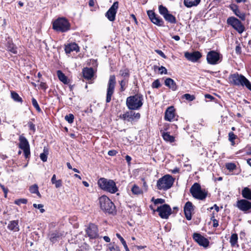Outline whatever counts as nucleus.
I'll return each mask as SVG.
<instances>
[{
    "label": "nucleus",
    "mask_w": 251,
    "mask_h": 251,
    "mask_svg": "<svg viewBox=\"0 0 251 251\" xmlns=\"http://www.w3.org/2000/svg\"><path fill=\"white\" fill-rule=\"evenodd\" d=\"M119 7V2L115 1L105 13V17L111 22L115 20L116 15Z\"/></svg>",
    "instance_id": "f8f14e48"
},
{
    "label": "nucleus",
    "mask_w": 251,
    "mask_h": 251,
    "mask_svg": "<svg viewBox=\"0 0 251 251\" xmlns=\"http://www.w3.org/2000/svg\"><path fill=\"white\" fill-rule=\"evenodd\" d=\"M8 228L14 231H18L19 230L18 221H12L8 226Z\"/></svg>",
    "instance_id": "c85d7f7f"
},
{
    "label": "nucleus",
    "mask_w": 251,
    "mask_h": 251,
    "mask_svg": "<svg viewBox=\"0 0 251 251\" xmlns=\"http://www.w3.org/2000/svg\"><path fill=\"white\" fill-rule=\"evenodd\" d=\"M7 49L9 51L14 54H17V47L13 43L8 42L7 45Z\"/></svg>",
    "instance_id": "2f4dec72"
},
{
    "label": "nucleus",
    "mask_w": 251,
    "mask_h": 251,
    "mask_svg": "<svg viewBox=\"0 0 251 251\" xmlns=\"http://www.w3.org/2000/svg\"><path fill=\"white\" fill-rule=\"evenodd\" d=\"M86 232L90 239H95L98 237V229L97 226L94 224H89Z\"/></svg>",
    "instance_id": "dca6fc26"
},
{
    "label": "nucleus",
    "mask_w": 251,
    "mask_h": 251,
    "mask_svg": "<svg viewBox=\"0 0 251 251\" xmlns=\"http://www.w3.org/2000/svg\"><path fill=\"white\" fill-rule=\"evenodd\" d=\"M201 1V0H184V3L187 7L197 6Z\"/></svg>",
    "instance_id": "c756f323"
},
{
    "label": "nucleus",
    "mask_w": 251,
    "mask_h": 251,
    "mask_svg": "<svg viewBox=\"0 0 251 251\" xmlns=\"http://www.w3.org/2000/svg\"><path fill=\"white\" fill-rule=\"evenodd\" d=\"M158 9L159 13L161 15H162L163 17H164V15H165L169 12V11L167 9V8L166 7L163 6L162 5H160L159 6Z\"/></svg>",
    "instance_id": "ea45409f"
},
{
    "label": "nucleus",
    "mask_w": 251,
    "mask_h": 251,
    "mask_svg": "<svg viewBox=\"0 0 251 251\" xmlns=\"http://www.w3.org/2000/svg\"><path fill=\"white\" fill-rule=\"evenodd\" d=\"M83 75L85 78L91 79L94 75V70L92 68H85L83 70Z\"/></svg>",
    "instance_id": "b1692460"
},
{
    "label": "nucleus",
    "mask_w": 251,
    "mask_h": 251,
    "mask_svg": "<svg viewBox=\"0 0 251 251\" xmlns=\"http://www.w3.org/2000/svg\"><path fill=\"white\" fill-rule=\"evenodd\" d=\"M98 184L102 190L111 194H114L118 191L116 183L113 180L100 178L99 179Z\"/></svg>",
    "instance_id": "20e7f679"
},
{
    "label": "nucleus",
    "mask_w": 251,
    "mask_h": 251,
    "mask_svg": "<svg viewBox=\"0 0 251 251\" xmlns=\"http://www.w3.org/2000/svg\"><path fill=\"white\" fill-rule=\"evenodd\" d=\"M0 187H1V189H2L4 193V196L5 197H6L7 196V194L8 193V190L7 188H6L4 185H2L0 183Z\"/></svg>",
    "instance_id": "bf43d9fd"
},
{
    "label": "nucleus",
    "mask_w": 251,
    "mask_h": 251,
    "mask_svg": "<svg viewBox=\"0 0 251 251\" xmlns=\"http://www.w3.org/2000/svg\"><path fill=\"white\" fill-rule=\"evenodd\" d=\"M162 135L163 139L166 141L173 142L175 141L174 137L173 136L170 135L168 132H163Z\"/></svg>",
    "instance_id": "473e14b6"
},
{
    "label": "nucleus",
    "mask_w": 251,
    "mask_h": 251,
    "mask_svg": "<svg viewBox=\"0 0 251 251\" xmlns=\"http://www.w3.org/2000/svg\"><path fill=\"white\" fill-rule=\"evenodd\" d=\"M238 235L237 234H232L230 238V243L232 247H234L237 243Z\"/></svg>",
    "instance_id": "f704fd0d"
},
{
    "label": "nucleus",
    "mask_w": 251,
    "mask_h": 251,
    "mask_svg": "<svg viewBox=\"0 0 251 251\" xmlns=\"http://www.w3.org/2000/svg\"><path fill=\"white\" fill-rule=\"evenodd\" d=\"M236 206L244 213H247L251 209V202L245 199L238 200Z\"/></svg>",
    "instance_id": "4468645a"
},
{
    "label": "nucleus",
    "mask_w": 251,
    "mask_h": 251,
    "mask_svg": "<svg viewBox=\"0 0 251 251\" xmlns=\"http://www.w3.org/2000/svg\"><path fill=\"white\" fill-rule=\"evenodd\" d=\"M237 138V136L234 134L233 132H230L228 133V140L229 141H233Z\"/></svg>",
    "instance_id": "603ef678"
},
{
    "label": "nucleus",
    "mask_w": 251,
    "mask_h": 251,
    "mask_svg": "<svg viewBox=\"0 0 251 251\" xmlns=\"http://www.w3.org/2000/svg\"><path fill=\"white\" fill-rule=\"evenodd\" d=\"M32 103L34 108L36 109L38 112H41V109L35 99L33 98L32 99Z\"/></svg>",
    "instance_id": "37998d69"
},
{
    "label": "nucleus",
    "mask_w": 251,
    "mask_h": 251,
    "mask_svg": "<svg viewBox=\"0 0 251 251\" xmlns=\"http://www.w3.org/2000/svg\"><path fill=\"white\" fill-rule=\"evenodd\" d=\"M155 51L163 58H167V56L165 55V54L163 53V52L162 50H155Z\"/></svg>",
    "instance_id": "13d9d810"
},
{
    "label": "nucleus",
    "mask_w": 251,
    "mask_h": 251,
    "mask_svg": "<svg viewBox=\"0 0 251 251\" xmlns=\"http://www.w3.org/2000/svg\"><path fill=\"white\" fill-rule=\"evenodd\" d=\"M158 212L159 216L164 219H168L169 216L172 214V209L169 205L164 204L158 206L156 210Z\"/></svg>",
    "instance_id": "9b49d317"
},
{
    "label": "nucleus",
    "mask_w": 251,
    "mask_h": 251,
    "mask_svg": "<svg viewBox=\"0 0 251 251\" xmlns=\"http://www.w3.org/2000/svg\"><path fill=\"white\" fill-rule=\"evenodd\" d=\"M27 202V200L25 199H20L15 201V203L17 205H21L22 203L26 204Z\"/></svg>",
    "instance_id": "de8ad7c7"
},
{
    "label": "nucleus",
    "mask_w": 251,
    "mask_h": 251,
    "mask_svg": "<svg viewBox=\"0 0 251 251\" xmlns=\"http://www.w3.org/2000/svg\"><path fill=\"white\" fill-rule=\"evenodd\" d=\"M190 192L194 198L200 200H204L207 195V192L202 190L200 184L196 182L191 186Z\"/></svg>",
    "instance_id": "423d86ee"
},
{
    "label": "nucleus",
    "mask_w": 251,
    "mask_h": 251,
    "mask_svg": "<svg viewBox=\"0 0 251 251\" xmlns=\"http://www.w3.org/2000/svg\"><path fill=\"white\" fill-rule=\"evenodd\" d=\"M143 95L141 94H137L127 97L126 100V104L130 110H139L143 105Z\"/></svg>",
    "instance_id": "f03ea898"
},
{
    "label": "nucleus",
    "mask_w": 251,
    "mask_h": 251,
    "mask_svg": "<svg viewBox=\"0 0 251 251\" xmlns=\"http://www.w3.org/2000/svg\"><path fill=\"white\" fill-rule=\"evenodd\" d=\"M161 86L160 81L158 79L155 80L151 84V87L153 88H158Z\"/></svg>",
    "instance_id": "09e8293b"
},
{
    "label": "nucleus",
    "mask_w": 251,
    "mask_h": 251,
    "mask_svg": "<svg viewBox=\"0 0 251 251\" xmlns=\"http://www.w3.org/2000/svg\"><path fill=\"white\" fill-rule=\"evenodd\" d=\"M148 15L151 21L154 24L159 26H164V22L159 16L155 14V13L152 10H148L147 11Z\"/></svg>",
    "instance_id": "ddd939ff"
},
{
    "label": "nucleus",
    "mask_w": 251,
    "mask_h": 251,
    "mask_svg": "<svg viewBox=\"0 0 251 251\" xmlns=\"http://www.w3.org/2000/svg\"><path fill=\"white\" fill-rule=\"evenodd\" d=\"M48 152V150L44 148L43 152L40 154V159L43 162H46L47 161Z\"/></svg>",
    "instance_id": "58836bf2"
},
{
    "label": "nucleus",
    "mask_w": 251,
    "mask_h": 251,
    "mask_svg": "<svg viewBox=\"0 0 251 251\" xmlns=\"http://www.w3.org/2000/svg\"><path fill=\"white\" fill-rule=\"evenodd\" d=\"M194 211V206L193 204L190 201H187L184 207V214L186 218L188 220H190L192 219V212Z\"/></svg>",
    "instance_id": "6ab92c4d"
},
{
    "label": "nucleus",
    "mask_w": 251,
    "mask_h": 251,
    "mask_svg": "<svg viewBox=\"0 0 251 251\" xmlns=\"http://www.w3.org/2000/svg\"><path fill=\"white\" fill-rule=\"evenodd\" d=\"M229 8L234 13L238 16L242 20L244 21L245 20V15L243 13H241L238 9V6L236 4H232L229 5Z\"/></svg>",
    "instance_id": "aec40b11"
},
{
    "label": "nucleus",
    "mask_w": 251,
    "mask_h": 251,
    "mask_svg": "<svg viewBox=\"0 0 251 251\" xmlns=\"http://www.w3.org/2000/svg\"><path fill=\"white\" fill-rule=\"evenodd\" d=\"M151 201L153 202L154 204H163L165 203V201L163 199H155L153 197L151 199Z\"/></svg>",
    "instance_id": "a18cd8bd"
},
{
    "label": "nucleus",
    "mask_w": 251,
    "mask_h": 251,
    "mask_svg": "<svg viewBox=\"0 0 251 251\" xmlns=\"http://www.w3.org/2000/svg\"><path fill=\"white\" fill-rule=\"evenodd\" d=\"M116 78L114 75H111L108 82L107 88L106 91V102L109 103L112 98L116 85Z\"/></svg>",
    "instance_id": "1a4fd4ad"
},
{
    "label": "nucleus",
    "mask_w": 251,
    "mask_h": 251,
    "mask_svg": "<svg viewBox=\"0 0 251 251\" xmlns=\"http://www.w3.org/2000/svg\"><path fill=\"white\" fill-rule=\"evenodd\" d=\"M184 56L188 60L195 62L201 57V54L198 51H194L193 52H186L184 54Z\"/></svg>",
    "instance_id": "a211bd4d"
},
{
    "label": "nucleus",
    "mask_w": 251,
    "mask_h": 251,
    "mask_svg": "<svg viewBox=\"0 0 251 251\" xmlns=\"http://www.w3.org/2000/svg\"><path fill=\"white\" fill-rule=\"evenodd\" d=\"M99 203L101 209L105 213L114 214L116 213V207L112 201L107 196L103 195L99 198Z\"/></svg>",
    "instance_id": "7ed1b4c3"
},
{
    "label": "nucleus",
    "mask_w": 251,
    "mask_h": 251,
    "mask_svg": "<svg viewBox=\"0 0 251 251\" xmlns=\"http://www.w3.org/2000/svg\"><path fill=\"white\" fill-rule=\"evenodd\" d=\"M154 69L158 68L159 71H160V74H167V69L165 68V67H164L163 66H161L160 67L158 68V67L157 66H154Z\"/></svg>",
    "instance_id": "3c124183"
},
{
    "label": "nucleus",
    "mask_w": 251,
    "mask_h": 251,
    "mask_svg": "<svg viewBox=\"0 0 251 251\" xmlns=\"http://www.w3.org/2000/svg\"><path fill=\"white\" fill-rule=\"evenodd\" d=\"M57 75L59 79L64 84H68L69 80L67 77L61 71L58 70L57 71Z\"/></svg>",
    "instance_id": "bb28decb"
},
{
    "label": "nucleus",
    "mask_w": 251,
    "mask_h": 251,
    "mask_svg": "<svg viewBox=\"0 0 251 251\" xmlns=\"http://www.w3.org/2000/svg\"><path fill=\"white\" fill-rule=\"evenodd\" d=\"M205 98L206 99H210V100H212L214 99V98L212 96H211L209 94H206L205 95Z\"/></svg>",
    "instance_id": "774afa93"
},
{
    "label": "nucleus",
    "mask_w": 251,
    "mask_h": 251,
    "mask_svg": "<svg viewBox=\"0 0 251 251\" xmlns=\"http://www.w3.org/2000/svg\"><path fill=\"white\" fill-rule=\"evenodd\" d=\"M235 52L237 54H240L241 53V48L240 45L236 46L235 48Z\"/></svg>",
    "instance_id": "680f3d73"
},
{
    "label": "nucleus",
    "mask_w": 251,
    "mask_h": 251,
    "mask_svg": "<svg viewBox=\"0 0 251 251\" xmlns=\"http://www.w3.org/2000/svg\"><path fill=\"white\" fill-rule=\"evenodd\" d=\"M40 86L42 89L46 90L47 88V86L46 83L44 82H41L40 84Z\"/></svg>",
    "instance_id": "0e129e2a"
},
{
    "label": "nucleus",
    "mask_w": 251,
    "mask_h": 251,
    "mask_svg": "<svg viewBox=\"0 0 251 251\" xmlns=\"http://www.w3.org/2000/svg\"><path fill=\"white\" fill-rule=\"evenodd\" d=\"M222 55L214 50L209 51L206 55L207 63L210 65H216L222 60Z\"/></svg>",
    "instance_id": "9d476101"
},
{
    "label": "nucleus",
    "mask_w": 251,
    "mask_h": 251,
    "mask_svg": "<svg viewBox=\"0 0 251 251\" xmlns=\"http://www.w3.org/2000/svg\"><path fill=\"white\" fill-rule=\"evenodd\" d=\"M116 236L117 238L120 240L122 244L124 247V248L125 249L126 251H130L126 243V241L124 240V239L121 236V235L119 233H116Z\"/></svg>",
    "instance_id": "e433bc0d"
},
{
    "label": "nucleus",
    "mask_w": 251,
    "mask_h": 251,
    "mask_svg": "<svg viewBox=\"0 0 251 251\" xmlns=\"http://www.w3.org/2000/svg\"><path fill=\"white\" fill-rule=\"evenodd\" d=\"M126 82L124 80H122L120 82V90L121 91H125L126 89Z\"/></svg>",
    "instance_id": "5fc2aeb1"
},
{
    "label": "nucleus",
    "mask_w": 251,
    "mask_h": 251,
    "mask_svg": "<svg viewBox=\"0 0 251 251\" xmlns=\"http://www.w3.org/2000/svg\"><path fill=\"white\" fill-rule=\"evenodd\" d=\"M243 197L247 200L251 201V190L248 187H245L242 191Z\"/></svg>",
    "instance_id": "cd10ccee"
},
{
    "label": "nucleus",
    "mask_w": 251,
    "mask_h": 251,
    "mask_svg": "<svg viewBox=\"0 0 251 251\" xmlns=\"http://www.w3.org/2000/svg\"><path fill=\"white\" fill-rule=\"evenodd\" d=\"M117 152L115 150H110L108 152V154L110 156H114Z\"/></svg>",
    "instance_id": "e2e57ef3"
},
{
    "label": "nucleus",
    "mask_w": 251,
    "mask_h": 251,
    "mask_svg": "<svg viewBox=\"0 0 251 251\" xmlns=\"http://www.w3.org/2000/svg\"><path fill=\"white\" fill-rule=\"evenodd\" d=\"M176 116L175 110L174 107H169L165 112V120L169 122H172L176 119Z\"/></svg>",
    "instance_id": "f3484780"
},
{
    "label": "nucleus",
    "mask_w": 251,
    "mask_h": 251,
    "mask_svg": "<svg viewBox=\"0 0 251 251\" xmlns=\"http://www.w3.org/2000/svg\"><path fill=\"white\" fill-rule=\"evenodd\" d=\"M163 17L165 20L169 23L171 24H176V17L172 14L169 13V12L164 15Z\"/></svg>",
    "instance_id": "7c9ffc66"
},
{
    "label": "nucleus",
    "mask_w": 251,
    "mask_h": 251,
    "mask_svg": "<svg viewBox=\"0 0 251 251\" xmlns=\"http://www.w3.org/2000/svg\"><path fill=\"white\" fill-rule=\"evenodd\" d=\"M164 83L167 87H169L173 91H176L177 89V86L176 82L171 78H166L165 80Z\"/></svg>",
    "instance_id": "4be33fe9"
},
{
    "label": "nucleus",
    "mask_w": 251,
    "mask_h": 251,
    "mask_svg": "<svg viewBox=\"0 0 251 251\" xmlns=\"http://www.w3.org/2000/svg\"><path fill=\"white\" fill-rule=\"evenodd\" d=\"M219 226L218 221L216 219L213 220V226L216 227Z\"/></svg>",
    "instance_id": "69168bd1"
},
{
    "label": "nucleus",
    "mask_w": 251,
    "mask_h": 251,
    "mask_svg": "<svg viewBox=\"0 0 251 251\" xmlns=\"http://www.w3.org/2000/svg\"><path fill=\"white\" fill-rule=\"evenodd\" d=\"M109 250L110 251H120L118 246L114 244H110L109 245Z\"/></svg>",
    "instance_id": "c03bdc74"
},
{
    "label": "nucleus",
    "mask_w": 251,
    "mask_h": 251,
    "mask_svg": "<svg viewBox=\"0 0 251 251\" xmlns=\"http://www.w3.org/2000/svg\"><path fill=\"white\" fill-rule=\"evenodd\" d=\"M182 98L185 99L189 101H191L195 99V97L194 95H191L189 94H185L182 95Z\"/></svg>",
    "instance_id": "79ce46f5"
},
{
    "label": "nucleus",
    "mask_w": 251,
    "mask_h": 251,
    "mask_svg": "<svg viewBox=\"0 0 251 251\" xmlns=\"http://www.w3.org/2000/svg\"><path fill=\"white\" fill-rule=\"evenodd\" d=\"M131 191L134 194L138 195L142 193L141 189L136 185H134L131 189Z\"/></svg>",
    "instance_id": "a19ab883"
},
{
    "label": "nucleus",
    "mask_w": 251,
    "mask_h": 251,
    "mask_svg": "<svg viewBox=\"0 0 251 251\" xmlns=\"http://www.w3.org/2000/svg\"><path fill=\"white\" fill-rule=\"evenodd\" d=\"M25 154V156L26 158H28L30 156V148L23 150Z\"/></svg>",
    "instance_id": "6e6d98bb"
},
{
    "label": "nucleus",
    "mask_w": 251,
    "mask_h": 251,
    "mask_svg": "<svg viewBox=\"0 0 251 251\" xmlns=\"http://www.w3.org/2000/svg\"><path fill=\"white\" fill-rule=\"evenodd\" d=\"M227 24L231 25L239 33H242L245 29L244 25L234 17H229L227 19Z\"/></svg>",
    "instance_id": "6e6552de"
},
{
    "label": "nucleus",
    "mask_w": 251,
    "mask_h": 251,
    "mask_svg": "<svg viewBox=\"0 0 251 251\" xmlns=\"http://www.w3.org/2000/svg\"><path fill=\"white\" fill-rule=\"evenodd\" d=\"M78 46L75 43H71L68 44L65 47V50L67 53H70L73 51L78 50Z\"/></svg>",
    "instance_id": "a878e982"
},
{
    "label": "nucleus",
    "mask_w": 251,
    "mask_h": 251,
    "mask_svg": "<svg viewBox=\"0 0 251 251\" xmlns=\"http://www.w3.org/2000/svg\"><path fill=\"white\" fill-rule=\"evenodd\" d=\"M134 115H133V121L134 119H139L140 118V114L139 113H135L133 111Z\"/></svg>",
    "instance_id": "052dcab7"
},
{
    "label": "nucleus",
    "mask_w": 251,
    "mask_h": 251,
    "mask_svg": "<svg viewBox=\"0 0 251 251\" xmlns=\"http://www.w3.org/2000/svg\"><path fill=\"white\" fill-rule=\"evenodd\" d=\"M229 83L238 87H245L251 91V83L243 75L237 73L230 74L228 77Z\"/></svg>",
    "instance_id": "f257e3e1"
},
{
    "label": "nucleus",
    "mask_w": 251,
    "mask_h": 251,
    "mask_svg": "<svg viewBox=\"0 0 251 251\" xmlns=\"http://www.w3.org/2000/svg\"><path fill=\"white\" fill-rule=\"evenodd\" d=\"M174 182L173 177L166 175L157 180L156 186L159 190H167L173 186Z\"/></svg>",
    "instance_id": "39448f33"
},
{
    "label": "nucleus",
    "mask_w": 251,
    "mask_h": 251,
    "mask_svg": "<svg viewBox=\"0 0 251 251\" xmlns=\"http://www.w3.org/2000/svg\"><path fill=\"white\" fill-rule=\"evenodd\" d=\"M119 75L125 78H128L129 76V70L126 68L122 69L120 71Z\"/></svg>",
    "instance_id": "c9c22d12"
},
{
    "label": "nucleus",
    "mask_w": 251,
    "mask_h": 251,
    "mask_svg": "<svg viewBox=\"0 0 251 251\" xmlns=\"http://www.w3.org/2000/svg\"><path fill=\"white\" fill-rule=\"evenodd\" d=\"M33 207L36 208H38V209H40V211L41 213H44L45 212V209L43 208V205L42 204H36L34 203L33 205Z\"/></svg>",
    "instance_id": "864d4df0"
},
{
    "label": "nucleus",
    "mask_w": 251,
    "mask_h": 251,
    "mask_svg": "<svg viewBox=\"0 0 251 251\" xmlns=\"http://www.w3.org/2000/svg\"><path fill=\"white\" fill-rule=\"evenodd\" d=\"M193 239L199 245L206 248L208 246L209 242L207 239L198 233H194L193 235Z\"/></svg>",
    "instance_id": "2eb2a0df"
},
{
    "label": "nucleus",
    "mask_w": 251,
    "mask_h": 251,
    "mask_svg": "<svg viewBox=\"0 0 251 251\" xmlns=\"http://www.w3.org/2000/svg\"><path fill=\"white\" fill-rule=\"evenodd\" d=\"M236 165L232 163H229L226 164V168L229 171H233L236 169Z\"/></svg>",
    "instance_id": "8fccbe9b"
},
{
    "label": "nucleus",
    "mask_w": 251,
    "mask_h": 251,
    "mask_svg": "<svg viewBox=\"0 0 251 251\" xmlns=\"http://www.w3.org/2000/svg\"><path fill=\"white\" fill-rule=\"evenodd\" d=\"M52 26L57 31L65 32L70 29V24L66 19L60 18L53 23Z\"/></svg>",
    "instance_id": "0eeeda50"
},
{
    "label": "nucleus",
    "mask_w": 251,
    "mask_h": 251,
    "mask_svg": "<svg viewBox=\"0 0 251 251\" xmlns=\"http://www.w3.org/2000/svg\"><path fill=\"white\" fill-rule=\"evenodd\" d=\"M29 191L31 193L36 194L39 196H40V194L38 191V187L36 184L31 186L29 188Z\"/></svg>",
    "instance_id": "4c0bfd02"
},
{
    "label": "nucleus",
    "mask_w": 251,
    "mask_h": 251,
    "mask_svg": "<svg viewBox=\"0 0 251 251\" xmlns=\"http://www.w3.org/2000/svg\"><path fill=\"white\" fill-rule=\"evenodd\" d=\"M55 185V187L56 188H60L62 185V182L61 179L57 180V181H55L54 183H53Z\"/></svg>",
    "instance_id": "4d7b16f0"
},
{
    "label": "nucleus",
    "mask_w": 251,
    "mask_h": 251,
    "mask_svg": "<svg viewBox=\"0 0 251 251\" xmlns=\"http://www.w3.org/2000/svg\"><path fill=\"white\" fill-rule=\"evenodd\" d=\"M65 119L70 124H72L74 122V116L72 114H69L65 116Z\"/></svg>",
    "instance_id": "49530a36"
},
{
    "label": "nucleus",
    "mask_w": 251,
    "mask_h": 251,
    "mask_svg": "<svg viewBox=\"0 0 251 251\" xmlns=\"http://www.w3.org/2000/svg\"><path fill=\"white\" fill-rule=\"evenodd\" d=\"M61 236V234L58 232L55 231L50 233L49 235L50 240L52 243H55L58 241Z\"/></svg>",
    "instance_id": "5701e85b"
},
{
    "label": "nucleus",
    "mask_w": 251,
    "mask_h": 251,
    "mask_svg": "<svg viewBox=\"0 0 251 251\" xmlns=\"http://www.w3.org/2000/svg\"><path fill=\"white\" fill-rule=\"evenodd\" d=\"M11 98L13 100L16 102L22 103L23 101L22 99L20 97L19 94L14 91L11 92Z\"/></svg>",
    "instance_id": "72a5a7b5"
},
{
    "label": "nucleus",
    "mask_w": 251,
    "mask_h": 251,
    "mask_svg": "<svg viewBox=\"0 0 251 251\" xmlns=\"http://www.w3.org/2000/svg\"><path fill=\"white\" fill-rule=\"evenodd\" d=\"M19 141L20 143L19 147L20 149L22 150H24L29 148V145L27 140L23 135H21L20 136Z\"/></svg>",
    "instance_id": "412c9836"
},
{
    "label": "nucleus",
    "mask_w": 251,
    "mask_h": 251,
    "mask_svg": "<svg viewBox=\"0 0 251 251\" xmlns=\"http://www.w3.org/2000/svg\"><path fill=\"white\" fill-rule=\"evenodd\" d=\"M133 115H134L133 111H127L125 113L120 115V118L123 120H126L128 122L132 121Z\"/></svg>",
    "instance_id": "393cba45"
},
{
    "label": "nucleus",
    "mask_w": 251,
    "mask_h": 251,
    "mask_svg": "<svg viewBox=\"0 0 251 251\" xmlns=\"http://www.w3.org/2000/svg\"><path fill=\"white\" fill-rule=\"evenodd\" d=\"M125 158H126V162L128 164H129L130 163L131 160V157L129 156V155H127L126 156Z\"/></svg>",
    "instance_id": "338daca9"
}]
</instances>
